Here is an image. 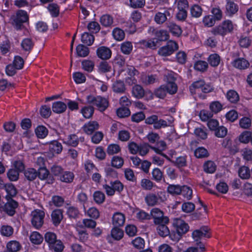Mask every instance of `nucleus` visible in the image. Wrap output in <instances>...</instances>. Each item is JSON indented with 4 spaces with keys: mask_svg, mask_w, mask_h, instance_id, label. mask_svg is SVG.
I'll use <instances>...</instances> for the list:
<instances>
[{
    "mask_svg": "<svg viewBox=\"0 0 252 252\" xmlns=\"http://www.w3.org/2000/svg\"><path fill=\"white\" fill-rule=\"evenodd\" d=\"M239 176L242 179H248L251 177V171L246 166H241L238 170Z\"/></svg>",
    "mask_w": 252,
    "mask_h": 252,
    "instance_id": "nucleus-26",
    "label": "nucleus"
},
{
    "mask_svg": "<svg viewBox=\"0 0 252 252\" xmlns=\"http://www.w3.org/2000/svg\"><path fill=\"white\" fill-rule=\"evenodd\" d=\"M96 55L99 58L103 60H107L111 58L112 52L110 48L103 46L97 48Z\"/></svg>",
    "mask_w": 252,
    "mask_h": 252,
    "instance_id": "nucleus-11",
    "label": "nucleus"
},
{
    "mask_svg": "<svg viewBox=\"0 0 252 252\" xmlns=\"http://www.w3.org/2000/svg\"><path fill=\"white\" fill-rule=\"evenodd\" d=\"M44 238L50 249L56 252H61L63 250L64 247L62 242L57 240L56 235L54 233L48 232L45 234Z\"/></svg>",
    "mask_w": 252,
    "mask_h": 252,
    "instance_id": "nucleus-2",
    "label": "nucleus"
},
{
    "mask_svg": "<svg viewBox=\"0 0 252 252\" xmlns=\"http://www.w3.org/2000/svg\"><path fill=\"white\" fill-rule=\"evenodd\" d=\"M172 121H168V122H167L165 120H162V119H159L158 120H158L156 121V123L155 124V125H154V127L155 129H160L161 127H165L168 126H169L170 124L172 123Z\"/></svg>",
    "mask_w": 252,
    "mask_h": 252,
    "instance_id": "nucleus-35",
    "label": "nucleus"
},
{
    "mask_svg": "<svg viewBox=\"0 0 252 252\" xmlns=\"http://www.w3.org/2000/svg\"><path fill=\"white\" fill-rule=\"evenodd\" d=\"M173 225L178 234V236L171 238L175 241H179L182 236L186 233L189 229V225L183 220L180 219H174L173 221Z\"/></svg>",
    "mask_w": 252,
    "mask_h": 252,
    "instance_id": "nucleus-4",
    "label": "nucleus"
},
{
    "mask_svg": "<svg viewBox=\"0 0 252 252\" xmlns=\"http://www.w3.org/2000/svg\"><path fill=\"white\" fill-rule=\"evenodd\" d=\"M37 136L40 138L45 137L48 134L47 129L44 126H38L35 130Z\"/></svg>",
    "mask_w": 252,
    "mask_h": 252,
    "instance_id": "nucleus-38",
    "label": "nucleus"
},
{
    "mask_svg": "<svg viewBox=\"0 0 252 252\" xmlns=\"http://www.w3.org/2000/svg\"><path fill=\"white\" fill-rule=\"evenodd\" d=\"M66 109V105L63 102L57 101L53 103L52 110L56 113H62Z\"/></svg>",
    "mask_w": 252,
    "mask_h": 252,
    "instance_id": "nucleus-18",
    "label": "nucleus"
},
{
    "mask_svg": "<svg viewBox=\"0 0 252 252\" xmlns=\"http://www.w3.org/2000/svg\"><path fill=\"white\" fill-rule=\"evenodd\" d=\"M51 217L54 224L59 225L63 219V211L61 209L55 210L52 213Z\"/></svg>",
    "mask_w": 252,
    "mask_h": 252,
    "instance_id": "nucleus-14",
    "label": "nucleus"
},
{
    "mask_svg": "<svg viewBox=\"0 0 252 252\" xmlns=\"http://www.w3.org/2000/svg\"><path fill=\"white\" fill-rule=\"evenodd\" d=\"M167 191L173 195L179 194L182 191V187L179 185H170L168 187Z\"/></svg>",
    "mask_w": 252,
    "mask_h": 252,
    "instance_id": "nucleus-44",
    "label": "nucleus"
},
{
    "mask_svg": "<svg viewBox=\"0 0 252 252\" xmlns=\"http://www.w3.org/2000/svg\"><path fill=\"white\" fill-rule=\"evenodd\" d=\"M112 89L115 93H123L126 90V86L123 81L117 80L113 83Z\"/></svg>",
    "mask_w": 252,
    "mask_h": 252,
    "instance_id": "nucleus-21",
    "label": "nucleus"
},
{
    "mask_svg": "<svg viewBox=\"0 0 252 252\" xmlns=\"http://www.w3.org/2000/svg\"><path fill=\"white\" fill-rule=\"evenodd\" d=\"M208 61L211 65L213 66H217L220 63V57L218 54H212L210 56Z\"/></svg>",
    "mask_w": 252,
    "mask_h": 252,
    "instance_id": "nucleus-50",
    "label": "nucleus"
},
{
    "mask_svg": "<svg viewBox=\"0 0 252 252\" xmlns=\"http://www.w3.org/2000/svg\"><path fill=\"white\" fill-rule=\"evenodd\" d=\"M32 225L37 229L41 227L43 223L44 212L35 210L32 213Z\"/></svg>",
    "mask_w": 252,
    "mask_h": 252,
    "instance_id": "nucleus-8",
    "label": "nucleus"
},
{
    "mask_svg": "<svg viewBox=\"0 0 252 252\" xmlns=\"http://www.w3.org/2000/svg\"><path fill=\"white\" fill-rule=\"evenodd\" d=\"M145 200L149 206H153L157 204L158 197L155 194L149 193L146 196Z\"/></svg>",
    "mask_w": 252,
    "mask_h": 252,
    "instance_id": "nucleus-30",
    "label": "nucleus"
},
{
    "mask_svg": "<svg viewBox=\"0 0 252 252\" xmlns=\"http://www.w3.org/2000/svg\"><path fill=\"white\" fill-rule=\"evenodd\" d=\"M210 229L208 226H203L199 229L195 230L192 233V237L194 241L197 243H199V240L203 237L210 238V235L208 234Z\"/></svg>",
    "mask_w": 252,
    "mask_h": 252,
    "instance_id": "nucleus-9",
    "label": "nucleus"
},
{
    "mask_svg": "<svg viewBox=\"0 0 252 252\" xmlns=\"http://www.w3.org/2000/svg\"><path fill=\"white\" fill-rule=\"evenodd\" d=\"M168 28L170 32L175 36L179 37L182 34V31L181 28L178 25L174 23H170L168 25Z\"/></svg>",
    "mask_w": 252,
    "mask_h": 252,
    "instance_id": "nucleus-31",
    "label": "nucleus"
},
{
    "mask_svg": "<svg viewBox=\"0 0 252 252\" xmlns=\"http://www.w3.org/2000/svg\"><path fill=\"white\" fill-rule=\"evenodd\" d=\"M94 40V37L93 35L89 33L88 32H84L81 36L82 42L88 45H91Z\"/></svg>",
    "mask_w": 252,
    "mask_h": 252,
    "instance_id": "nucleus-28",
    "label": "nucleus"
},
{
    "mask_svg": "<svg viewBox=\"0 0 252 252\" xmlns=\"http://www.w3.org/2000/svg\"><path fill=\"white\" fill-rule=\"evenodd\" d=\"M6 199L7 202L2 207L3 210L9 216H12L16 212L15 209L18 206V203L13 199H8V197Z\"/></svg>",
    "mask_w": 252,
    "mask_h": 252,
    "instance_id": "nucleus-10",
    "label": "nucleus"
},
{
    "mask_svg": "<svg viewBox=\"0 0 252 252\" xmlns=\"http://www.w3.org/2000/svg\"><path fill=\"white\" fill-rule=\"evenodd\" d=\"M226 97L231 103H235L239 100L238 94L234 90H229L226 94Z\"/></svg>",
    "mask_w": 252,
    "mask_h": 252,
    "instance_id": "nucleus-32",
    "label": "nucleus"
},
{
    "mask_svg": "<svg viewBox=\"0 0 252 252\" xmlns=\"http://www.w3.org/2000/svg\"><path fill=\"white\" fill-rule=\"evenodd\" d=\"M73 77L75 82L77 84L84 83L86 81L85 76L80 72L74 73L73 74Z\"/></svg>",
    "mask_w": 252,
    "mask_h": 252,
    "instance_id": "nucleus-57",
    "label": "nucleus"
},
{
    "mask_svg": "<svg viewBox=\"0 0 252 252\" xmlns=\"http://www.w3.org/2000/svg\"><path fill=\"white\" fill-rule=\"evenodd\" d=\"M5 190L7 193L6 198L12 199V197L16 196L17 193V189L12 184H7L4 186Z\"/></svg>",
    "mask_w": 252,
    "mask_h": 252,
    "instance_id": "nucleus-23",
    "label": "nucleus"
},
{
    "mask_svg": "<svg viewBox=\"0 0 252 252\" xmlns=\"http://www.w3.org/2000/svg\"><path fill=\"white\" fill-rule=\"evenodd\" d=\"M37 171L32 168H28L24 171V175L26 178L30 181H33L37 177Z\"/></svg>",
    "mask_w": 252,
    "mask_h": 252,
    "instance_id": "nucleus-25",
    "label": "nucleus"
},
{
    "mask_svg": "<svg viewBox=\"0 0 252 252\" xmlns=\"http://www.w3.org/2000/svg\"><path fill=\"white\" fill-rule=\"evenodd\" d=\"M233 29L231 21L228 20L224 21L221 25L214 28L212 32L214 34L224 35L227 33L231 32Z\"/></svg>",
    "mask_w": 252,
    "mask_h": 252,
    "instance_id": "nucleus-6",
    "label": "nucleus"
},
{
    "mask_svg": "<svg viewBox=\"0 0 252 252\" xmlns=\"http://www.w3.org/2000/svg\"><path fill=\"white\" fill-rule=\"evenodd\" d=\"M19 172L15 169H11L7 173V177L11 181H17L19 178Z\"/></svg>",
    "mask_w": 252,
    "mask_h": 252,
    "instance_id": "nucleus-59",
    "label": "nucleus"
},
{
    "mask_svg": "<svg viewBox=\"0 0 252 252\" xmlns=\"http://www.w3.org/2000/svg\"><path fill=\"white\" fill-rule=\"evenodd\" d=\"M99 125L96 121H91L85 124L83 127V130L88 134H92L95 130L98 129Z\"/></svg>",
    "mask_w": 252,
    "mask_h": 252,
    "instance_id": "nucleus-13",
    "label": "nucleus"
},
{
    "mask_svg": "<svg viewBox=\"0 0 252 252\" xmlns=\"http://www.w3.org/2000/svg\"><path fill=\"white\" fill-rule=\"evenodd\" d=\"M185 198L188 200H189L192 195V189L187 186H183L182 187V191L180 193Z\"/></svg>",
    "mask_w": 252,
    "mask_h": 252,
    "instance_id": "nucleus-43",
    "label": "nucleus"
},
{
    "mask_svg": "<svg viewBox=\"0 0 252 252\" xmlns=\"http://www.w3.org/2000/svg\"><path fill=\"white\" fill-rule=\"evenodd\" d=\"M204 84V81L200 80L193 82L189 87V90L192 95L201 94V91L202 85Z\"/></svg>",
    "mask_w": 252,
    "mask_h": 252,
    "instance_id": "nucleus-12",
    "label": "nucleus"
},
{
    "mask_svg": "<svg viewBox=\"0 0 252 252\" xmlns=\"http://www.w3.org/2000/svg\"><path fill=\"white\" fill-rule=\"evenodd\" d=\"M194 155L197 158L208 157L209 153L208 151L203 147H199L194 151Z\"/></svg>",
    "mask_w": 252,
    "mask_h": 252,
    "instance_id": "nucleus-40",
    "label": "nucleus"
},
{
    "mask_svg": "<svg viewBox=\"0 0 252 252\" xmlns=\"http://www.w3.org/2000/svg\"><path fill=\"white\" fill-rule=\"evenodd\" d=\"M24 64V61L23 58L20 56H17L15 57L12 64L17 69H21L23 68Z\"/></svg>",
    "mask_w": 252,
    "mask_h": 252,
    "instance_id": "nucleus-62",
    "label": "nucleus"
},
{
    "mask_svg": "<svg viewBox=\"0 0 252 252\" xmlns=\"http://www.w3.org/2000/svg\"><path fill=\"white\" fill-rule=\"evenodd\" d=\"M112 166L117 168H121L124 164L123 159L119 157H114L111 161Z\"/></svg>",
    "mask_w": 252,
    "mask_h": 252,
    "instance_id": "nucleus-56",
    "label": "nucleus"
},
{
    "mask_svg": "<svg viewBox=\"0 0 252 252\" xmlns=\"http://www.w3.org/2000/svg\"><path fill=\"white\" fill-rule=\"evenodd\" d=\"M182 209L183 211L185 213H190L194 210L195 205L191 202H185L182 204Z\"/></svg>",
    "mask_w": 252,
    "mask_h": 252,
    "instance_id": "nucleus-60",
    "label": "nucleus"
},
{
    "mask_svg": "<svg viewBox=\"0 0 252 252\" xmlns=\"http://www.w3.org/2000/svg\"><path fill=\"white\" fill-rule=\"evenodd\" d=\"M7 250L5 252H17L20 250L21 245L16 241H12L7 244Z\"/></svg>",
    "mask_w": 252,
    "mask_h": 252,
    "instance_id": "nucleus-27",
    "label": "nucleus"
},
{
    "mask_svg": "<svg viewBox=\"0 0 252 252\" xmlns=\"http://www.w3.org/2000/svg\"><path fill=\"white\" fill-rule=\"evenodd\" d=\"M113 35L115 39L121 41L124 38L125 33L123 30L116 28L113 31Z\"/></svg>",
    "mask_w": 252,
    "mask_h": 252,
    "instance_id": "nucleus-53",
    "label": "nucleus"
},
{
    "mask_svg": "<svg viewBox=\"0 0 252 252\" xmlns=\"http://www.w3.org/2000/svg\"><path fill=\"white\" fill-rule=\"evenodd\" d=\"M49 148L51 152L60 154L62 151L63 147L61 143L54 140L49 143Z\"/></svg>",
    "mask_w": 252,
    "mask_h": 252,
    "instance_id": "nucleus-20",
    "label": "nucleus"
},
{
    "mask_svg": "<svg viewBox=\"0 0 252 252\" xmlns=\"http://www.w3.org/2000/svg\"><path fill=\"white\" fill-rule=\"evenodd\" d=\"M154 219V222L156 224L159 223H168L169 219L167 217L163 216V213L158 208H153L151 211V217Z\"/></svg>",
    "mask_w": 252,
    "mask_h": 252,
    "instance_id": "nucleus-7",
    "label": "nucleus"
},
{
    "mask_svg": "<svg viewBox=\"0 0 252 252\" xmlns=\"http://www.w3.org/2000/svg\"><path fill=\"white\" fill-rule=\"evenodd\" d=\"M226 9L228 14L230 15L235 14L238 10V6L233 1L226 0Z\"/></svg>",
    "mask_w": 252,
    "mask_h": 252,
    "instance_id": "nucleus-17",
    "label": "nucleus"
},
{
    "mask_svg": "<svg viewBox=\"0 0 252 252\" xmlns=\"http://www.w3.org/2000/svg\"><path fill=\"white\" fill-rule=\"evenodd\" d=\"M117 115L121 118L128 117L130 114L129 109L126 107L119 108L117 110Z\"/></svg>",
    "mask_w": 252,
    "mask_h": 252,
    "instance_id": "nucleus-51",
    "label": "nucleus"
},
{
    "mask_svg": "<svg viewBox=\"0 0 252 252\" xmlns=\"http://www.w3.org/2000/svg\"><path fill=\"white\" fill-rule=\"evenodd\" d=\"M100 23L105 27H108L113 23V18L109 15H103L100 18Z\"/></svg>",
    "mask_w": 252,
    "mask_h": 252,
    "instance_id": "nucleus-52",
    "label": "nucleus"
},
{
    "mask_svg": "<svg viewBox=\"0 0 252 252\" xmlns=\"http://www.w3.org/2000/svg\"><path fill=\"white\" fill-rule=\"evenodd\" d=\"M87 100L88 104L96 106L101 112L104 111L109 105L108 100L100 96H94L90 95L87 96Z\"/></svg>",
    "mask_w": 252,
    "mask_h": 252,
    "instance_id": "nucleus-3",
    "label": "nucleus"
},
{
    "mask_svg": "<svg viewBox=\"0 0 252 252\" xmlns=\"http://www.w3.org/2000/svg\"><path fill=\"white\" fill-rule=\"evenodd\" d=\"M197 247H189L185 252H203L205 250L204 245L201 242L197 243Z\"/></svg>",
    "mask_w": 252,
    "mask_h": 252,
    "instance_id": "nucleus-47",
    "label": "nucleus"
},
{
    "mask_svg": "<svg viewBox=\"0 0 252 252\" xmlns=\"http://www.w3.org/2000/svg\"><path fill=\"white\" fill-rule=\"evenodd\" d=\"M74 179V174L73 173L70 172H65L60 177V180L61 181L65 183H71L73 181Z\"/></svg>",
    "mask_w": 252,
    "mask_h": 252,
    "instance_id": "nucleus-42",
    "label": "nucleus"
},
{
    "mask_svg": "<svg viewBox=\"0 0 252 252\" xmlns=\"http://www.w3.org/2000/svg\"><path fill=\"white\" fill-rule=\"evenodd\" d=\"M124 235L123 231L117 226H115L111 231L112 237L116 240H120Z\"/></svg>",
    "mask_w": 252,
    "mask_h": 252,
    "instance_id": "nucleus-34",
    "label": "nucleus"
},
{
    "mask_svg": "<svg viewBox=\"0 0 252 252\" xmlns=\"http://www.w3.org/2000/svg\"><path fill=\"white\" fill-rule=\"evenodd\" d=\"M112 220L113 224L115 226L119 227L122 226L124 224L125 217L122 213H116L113 215Z\"/></svg>",
    "mask_w": 252,
    "mask_h": 252,
    "instance_id": "nucleus-15",
    "label": "nucleus"
},
{
    "mask_svg": "<svg viewBox=\"0 0 252 252\" xmlns=\"http://www.w3.org/2000/svg\"><path fill=\"white\" fill-rule=\"evenodd\" d=\"M203 167L205 172L213 173L216 171V166L214 162L208 161L204 163Z\"/></svg>",
    "mask_w": 252,
    "mask_h": 252,
    "instance_id": "nucleus-37",
    "label": "nucleus"
},
{
    "mask_svg": "<svg viewBox=\"0 0 252 252\" xmlns=\"http://www.w3.org/2000/svg\"><path fill=\"white\" fill-rule=\"evenodd\" d=\"M202 10L198 5H194L190 9L191 14L193 17H199L202 14Z\"/></svg>",
    "mask_w": 252,
    "mask_h": 252,
    "instance_id": "nucleus-55",
    "label": "nucleus"
},
{
    "mask_svg": "<svg viewBox=\"0 0 252 252\" xmlns=\"http://www.w3.org/2000/svg\"><path fill=\"white\" fill-rule=\"evenodd\" d=\"M166 224L164 223L157 224L158 225L157 228L158 232L160 236L163 237H166L170 234L169 229L166 226Z\"/></svg>",
    "mask_w": 252,
    "mask_h": 252,
    "instance_id": "nucleus-22",
    "label": "nucleus"
},
{
    "mask_svg": "<svg viewBox=\"0 0 252 252\" xmlns=\"http://www.w3.org/2000/svg\"><path fill=\"white\" fill-rule=\"evenodd\" d=\"M207 213V206H203V208H200L191 214V218L193 220H197L201 219L202 217H205Z\"/></svg>",
    "mask_w": 252,
    "mask_h": 252,
    "instance_id": "nucleus-19",
    "label": "nucleus"
},
{
    "mask_svg": "<svg viewBox=\"0 0 252 252\" xmlns=\"http://www.w3.org/2000/svg\"><path fill=\"white\" fill-rule=\"evenodd\" d=\"M28 19L27 12L22 10H19L15 15L10 18L11 24L17 30L22 29L24 27L23 24L27 22Z\"/></svg>",
    "mask_w": 252,
    "mask_h": 252,
    "instance_id": "nucleus-1",
    "label": "nucleus"
},
{
    "mask_svg": "<svg viewBox=\"0 0 252 252\" xmlns=\"http://www.w3.org/2000/svg\"><path fill=\"white\" fill-rule=\"evenodd\" d=\"M232 64L235 67L240 69H245L250 65L249 62L244 58L236 59L233 61Z\"/></svg>",
    "mask_w": 252,
    "mask_h": 252,
    "instance_id": "nucleus-16",
    "label": "nucleus"
},
{
    "mask_svg": "<svg viewBox=\"0 0 252 252\" xmlns=\"http://www.w3.org/2000/svg\"><path fill=\"white\" fill-rule=\"evenodd\" d=\"M156 36L158 38V40L162 41H166L168 39L169 35L167 31L164 30H160L156 32Z\"/></svg>",
    "mask_w": 252,
    "mask_h": 252,
    "instance_id": "nucleus-64",
    "label": "nucleus"
},
{
    "mask_svg": "<svg viewBox=\"0 0 252 252\" xmlns=\"http://www.w3.org/2000/svg\"><path fill=\"white\" fill-rule=\"evenodd\" d=\"M42 236L37 232H33L30 236V240L33 244H40L43 241Z\"/></svg>",
    "mask_w": 252,
    "mask_h": 252,
    "instance_id": "nucleus-33",
    "label": "nucleus"
},
{
    "mask_svg": "<svg viewBox=\"0 0 252 252\" xmlns=\"http://www.w3.org/2000/svg\"><path fill=\"white\" fill-rule=\"evenodd\" d=\"M178 49L177 43L173 40H170L167 42L165 46L159 49L158 54L160 56L166 57L172 54Z\"/></svg>",
    "mask_w": 252,
    "mask_h": 252,
    "instance_id": "nucleus-5",
    "label": "nucleus"
},
{
    "mask_svg": "<svg viewBox=\"0 0 252 252\" xmlns=\"http://www.w3.org/2000/svg\"><path fill=\"white\" fill-rule=\"evenodd\" d=\"M76 52L78 56L81 57H85L89 54V48L82 44L78 45L76 47Z\"/></svg>",
    "mask_w": 252,
    "mask_h": 252,
    "instance_id": "nucleus-29",
    "label": "nucleus"
},
{
    "mask_svg": "<svg viewBox=\"0 0 252 252\" xmlns=\"http://www.w3.org/2000/svg\"><path fill=\"white\" fill-rule=\"evenodd\" d=\"M207 67L208 63L205 61H199L194 64V68L197 70L202 72L206 70Z\"/></svg>",
    "mask_w": 252,
    "mask_h": 252,
    "instance_id": "nucleus-63",
    "label": "nucleus"
},
{
    "mask_svg": "<svg viewBox=\"0 0 252 252\" xmlns=\"http://www.w3.org/2000/svg\"><path fill=\"white\" fill-rule=\"evenodd\" d=\"M121 150L119 145L115 144H110L108 146L107 152L108 154L112 155L118 153Z\"/></svg>",
    "mask_w": 252,
    "mask_h": 252,
    "instance_id": "nucleus-61",
    "label": "nucleus"
},
{
    "mask_svg": "<svg viewBox=\"0 0 252 252\" xmlns=\"http://www.w3.org/2000/svg\"><path fill=\"white\" fill-rule=\"evenodd\" d=\"M94 108L93 106L85 107L81 110L83 116L87 119L90 118L93 116Z\"/></svg>",
    "mask_w": 252,
    "mask_h": 252,
    "instance_id": "nucleus-46",
    "label": "nucleus"
},
{
    "mask_svg": "<svg viewBox=\"0 0 252 252\" xmlns=\"http://www.w3.org/2000/svg\"><path fill=\"white\" fill-rule=\"evenodd\" d=\"M224 147L228 149L230 154L231 155H235L239 151L238 147L235 144L232 145L230 143V140L226 141V144L224 145Z\"/></svg>",
    "mask_w": 252,
    "mask_h": 252,
    "instance_id": "nucleus-48",
    "label": "nucleus"
},
{
    "mask_svg": "<svg viewBox=\"0 0 252 252\" xmlns=\"http://www.w3.org/2000/svg\"><path fill=\"white\" fill-rule=\"evenodd\" d=\"M122 52L125 54L128 55L132 51V46L130 42H125L122 44L121 47Z\"/></svg>",
    "mask_w": 252,
    "mask_h": 252,
    "instance_id": "nucleus-49",
    "label": "nucleus"
},
{
    "mask_svg": "<svg viewBox=\"0 0 252 252\" xmlns=\"http://www.w3.org/2000/svg\"><path fill=\"white\" fill-rule=\"evenodd\" d=\"M21 46L25 51H30L33 46V43L30 38H26L22 41Z\"/></svg>",
    "mask_w": 252,
    "mask_h": 252,
    "instance_id": "nucleus-45",
    "label": "nucleus"
},
{
    "mask_svg": "<svg viewBox=\"0 0 252 252\" xmlns=\"http://www.w3.org/2000/svg\"><path fill=\"white\" fill-rule=\"evenodd\" d=\"M48 8L53 17H56L59 15V7L57 4H49Z\"/></svg>",
    "mask_w": 252,
    "mask_h": 252,
    "instance_id": "nucleus-54",
    "label": "nucleus"
},
{
    "mask_svg": "<svg viewBox=\"0 0 252 252\" xmlns=\"http://www.w3.org/2000/svg\"><path fill=\"white\" fill-rule=\"evenodd\" d=\"M164 86L167 93L170 94H174L177 91V86L174 82L169 81L166 85H164Z\"/></svg>",
    "mask_w": 252,
    "mask_h": 252,
    "instance_id": "nucleus-41",
    "label": "nucleus"
},
{
    "mask_svg": "<svg viewBox=\"0 0 252 252\" xmlns=\"http://www.w3.org/2000/svg\"><path fill=\"white\" fill-rule=\"evenodd\" d=\"M94 201L98 204L102 203L105 200V195L100 191H96L94 192Z\"/></svg>",
    "mask_w": 252,
    "mask_h": 252,
    "instance_id": "nucleus-39",
    "label": "nucleus"
},
{
    "mask_svg": "<svg viewBox=\"0 0 252 252\" xmlns=\"http://www.w3.org/2000/svg\"><path fill=\"white\" fill-rule=\"evenodd\" d=\"M111 70V66L109 63L106 61L101 62L98 66V71L102 73H105L110 72Z\"/></svg>",
    "mask_w": 252,
    "mask_h": 252,
    "instance_id": "nucleus-36",
    "label": "nucleus"
},
{
    "mask_svg": "<svg viewBox=\"0 0 252 252\" xmlns=\"http://www.w3.org/2000/svg\"><path fill=\"white\" fill-rule=\"evenodd\" d=\"M132 93L135 97L139 99L144 96L145 91L140 85H135L132 87Z\"/></svg>",
    "mask_w": 252,
    "mask_h": 252,
    "instance_id": "nucleus-24",
    "label": "nucleus"
},
{
    "mask_svg": "<svg viewBox=\"0 0 252 252\" xmlns=\"http://www.w3.org/2000/svg\"><path fill=\"white\" fill-rule=\"evenodd\" d=\"M167 93L164 85H162L155 91V94L158 97L163 98L166 96Z\"/></svg>",
    "mask_w": 252,
    "mask_h": 252,
    "instance_id": "nucleus-58",
    "label": "nucleus"
}]
</instances>
